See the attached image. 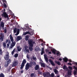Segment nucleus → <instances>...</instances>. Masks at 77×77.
Here are the masks:
<instances>
[{
	"instance_id": "473e14b6",
	"label": "nucleus",
	"mask_w": 77,
	"mask_h": 77,
	"mask_svg": "<svg viewBox=\"0 0 77 77\" xmlns=\"http://www.w3.org/2000/svg\"><path fill=\"white\" fill-rule=\"evenodd\" d=\"M26 57L28 59H30V56L28 54L26 55Z\"/></svg>"
},
{
	"instance_id": "9d476101",
	"label": "nucleus",
	"mask_w": 77,
	"mask_h": 77,
	"mask_svg": "<svg viewBox=\"0 0 77 77\" xmlns=\"http://www.w3.org/2000/svg\"><path fill=\"white\" fill-rule=\"evenodd\" d=\"M40 63L41 64L42 67H43V68L45 67V64L41 62H40Z\"/></svg>"
},
{
	"instance_id": "c03bdc74",
	"label": "nucleus",
	"mask_w": 77,
	"mask_h": 77,
	"mask_svg": "<svg viewBox=\"0 0 77 77\" xmlns=\"http://www.w3.org/2000/svg\"><path fill=\"white\" fill-rule=\"evenodd\" d=\"M9 68L8 69V71H10V70H11V67L10 66H9Z\"/></svg>"
},
{
	"instance_id": "39448f33",
	"label": "nucleus",
	"mask_w": 77,
	"mask_h": 77,
	"mask_svg": "<svg viewBox=\"0 0 77 77\" xmlns=\"http://www.w3.org/2000/svg\"><path fill=\"white\" fill-rule=\"evenodd\" d=\"M5 35L3 33H1L0 35V41H3V39H4V37Z\"/></svg>"
},
{
	"instance_id": "4468645a",
	"label": "nucleus",
	"mask_w": 77,
	"mask_h": 77,
	"mask_svg": "<svg viewBox=\"0 0 77 77\" xmlns=\"http://www.w3.org/2000/svg\"><path fill=\"white\" fill-rule=\"evenodd\" d=\"M12 43L11 45H12V47H14L15 45V44H16V42L15 41H14L13 42H12Z\"/></svg>"
},
{
	"instance_id": "9b49d317",
	"label": "nucleus",
	"mask_w": 77,
	"mask_h": 77,
	"mask_svg": "<svg viewBox=\"0 0 77 77\" xmlns=\"http://www.w3.org/2000/svg\"><path fill=\"white\" fill-rule=\"evenodd\" d=\"M39 66L38 65H37L35 66V70H38V69H39Z\"/></svg>"
},
{
	"instance_id": "0eeeda50",
	"label": "nucleus",
	"mask_w": 77,
	"mask_h": 77,
	"mask_svg": "<svg viewBox=\"0 0 77 77\" xmlns=\"http://www.w3.org/2000/svg\"><path fill=\"white\" fill-rule=\"evenodd\" d=\"M29 67H30V64L29 63H27L25 66V69L28 70V69H29Z\"/></svg>"
},
{
	"instance_id": "412c9836",
	"label": "nucleus",
	"mask_w": 77,
	"mask_h": 77,
	"mask_svg": "<svg viewBox=\"0 0 77 77\" xmlns=\"http://www.w3.org/2000/svg\"><path fill=\"white\" fill-rule=\"evenodd\" d=\"M17 49L18 51H20L21 50V48H20V47L19 46L17 47Z\"/></svg>"
},
{
	"instance_id": "4be33fe9",
	"label": "nucleus",
	"mask_w": 77,
	"mask_h": 77,
	"mask_svg": "<svg viewBox=\"0 0 77 77\" xmlns=\"http://www.w3.org/2000/svg\"><path fill=\"white\" fill-rule=\"evenodd\" d=\"M29 47V49L30 50V51H33V48H32L33 47Z\"/></svg>"
},
{
	"instance_id": "a18cd8bd",
	"label": "nucleus",
	"mask_w": 77,
	"mask_h": 77,
	"mask_svg": "<svg viewBox=\"0 0 77 77\" xmlns=\"http://www.w3.org/2000/svg\"><path fill=\"white\" fill-rule=\"evenodd\" d=\"M25 50H26V52H28V53H29V49H27Z\"/></svg>"
},
{
	"instance_id": "338daca9",
	"label": "nucleus",
	"mask_w": 77,
	"mask_h": 77,
	"mask_svg": "<svg viewBox=\"0 0 77 77\" xmlns=\"http://www.w3.org/2000/svg\"><path fill=\"white\" fill-rule=\"evenodd\" d=\"M23 72H24V70H22V71H21L20 72H21V73H23Z\"/></svg>"
},
{
	"instance_id": "5701e85b",
	"label": "nucleus",
	"mask_w": 77,
	"mask_h": 77,
	"mask_svg": "<svg viewBox=\"0 0 77 77\" xmlns=\"http://www.w3.org/2000/svg\"><path fill=\"white\" fill-rule=\"evenodd\" d=\"M5 75L3 73H1L0 74V77H5Z\"/></svg>"
},
{
	"instance_id": "13d9d810",
	"label": "nucleus",
	"mask_w": 77,
	"mask_h": 77,
	"mask_svg": "<svg viewBox=\"0 0 77 77\" xmlns=\"http://www.w3.org/2000/svg\"><path fill=\"white\" fill-rule=\"evenodd\" d=\"M2 1L3 2H5V3H7V2H6V1L5 0H3Z\"/></svg>"
},
{
	"instance_id": "e2e57ef3",
	"label": "nucleus",
	"mask_w": 77,
	"mask_h": 77,
	"mask_svg": "<svg viewBox=\"0 0 77 77\" xmlns=\"http://www.w3.org/2000/svg\"><path fill=\"white\" fill-rule=\"evenodd\" d=\"M9 41V40H8V39H7L6 41V43H8V42Z\"/></svg>"
},
{
	"instance_id": "0e129e2a",
	"label": "nucleus",
	"mask_w": 77,
	"mask_h": 77,
	"mask_svg": "<svg viewBox=\"0 0 77 77\" xmlns=\"http://www.w3.org/2000/svg\"><path fill=\"white\" fill-rule=\"evenodd\" d=\"M14 51H12L11 52V54H12V55H13L14 54Z\"/></svg>"
},
{
	"instance_id": "8fccbe9b",
	"label": "nucleus",
	"mask_w": 77,
	"mask_h": 77,
	"mask_svg": "<svg viewBox=\"0 0 77 77\" xmlns=\"http://www.w3.org/2000/svg\"><path fill=\"white\" fill-rule=\"evenodd\" d=\"M4 8H7V5H6L5 3L4 4Z\"/></svg>"
},
{
	"instance_id": "3c124183",
	"label": "nucleus",
	"mask_w": 77,
	"mask_h": 77,
	"mask_svg": "<svg viewBox=\"0 0 77 77\" xmlns=\"http://www.w3.org/2000/svg\"><path fill=\"white\" fill-rule=\"evenodd\" d=\"M24 65H25V63H22L21 66H24Z\"/></svg>"
},
{
	"instance_id": "c9c22d12",
	"label": "nucleus",
	"mask_w": 77,
	"mask_h": 77,
	"mask_svg": "<svg viewBox=\"0 0 77 77\" xmlns=\"http://www.w3.org/2000/svg\"><path fill=\"white\" fill-rule=\"evenodd\" d=\"M14 33H16L17 32V28H15L14 30Z\"/></svg>"
},
{
	"instance_id": "de8ad7c7",
	"label": "nucleus",
	"mask_w": 77,
	"mask_h": 77,
	"mask_svg": "<svg viewBox=\"0 0 77 77\" xmlns=\"http://www.w3.org/2000/svg\"><path fill=\"white\" fill-rule=\"evenodd\" d=\"M42 72H41V71H38V74H41Z\"/></svg>"
},
{
	"instance_id": "20e7f679",
	"label": "nucleus",
	"mask_w": 77,
	"mask_h": 77,
	"mask_svg": "<svg viewBox=\"0 0 77 77\" xmlns=\"http://www.w3.org/2000/svg\"><path fill=\"white\" fill-rule=\"evenodd\" d=\"M43 75L44 77H50V72H45L43 73Z\"/></svg>"
},
{
	"instance_id": "c85d7f7f",
	"label": "nucleus",
	"mask_w": 77,
	"mask_h": 77,
	"mask_svg": "<svg viewBox=\"0 0 77 77\" xmlns=\"http://www.w3.org/2000/svg\"><path fill=\"white\" fill-rule=\"evenodd\" d=\"M18 56V54H16L14 55V57H15V58L17 57Z\"/></svg>"
},
{
	"instance_id": "ea45409f",
	"label": "nucleus",
	"mask_w": 77,
	"mask_h": 77,
	"mask_svg": "<svg viewBox=\"0 0 77 77\" xmlns=\"http://www.w3.org/2000/svg\"><path fill=\"white\" fill-rule=\"evenodd\" d=\"M44 53H45L44 51H41V55H42V54Z\"/></svg>"
},
{
	"instance_id": "f8f14e48",
	"label": "nucleus",
	"mask_w": 77,
	"mask_h": 77,
	"mask_svg": "<svg viewBox=\"0 0 77 77\" xmlns=\"http://www.w3.org/2000/svg\"><path fill=\"white\" fill-rule=\"evenodd\" d=\"M21 36H17L16 38V41H19L21 40Z\"/></svg>"
},
{
	"instance_id": "69168bd1",
	"label": "nucleus",
	"mask_w": 77,
	"mask_h": 77,
	"mask_svg": "<svg viewBox=\"0 0 77 77\" xmlns=\"http://www.w3.org/2000/svg\"><path fill=\"white\" fill-rule=\"evenodd\" d=\"M50 58H51L52 59H54V58L53 57H50Z\"/></svg>"
},
{
	"instance_id": "864d4df0",
	"label": "nucleus",
	"mask_w": 77,
	"mask_h": 77,
	"mask_svg": "<svg viewBox=\"0 0 77 77\" xmlns=\"http://www.w3.org/2000/svg\"><path fill=\"white\" fill-rule=\"evenodd\" d=\"M68 65H70L71 66H72V64L70 63H68Z\"/></svg>"
},
{
	"instance_id": "f704fd0d",
	"label": "nucleus",
	"mask_w": 77,
	"mask_h": 77,
	"mask_svg": "<svg viewBox=\"0 0 77 77\" xmlns=\"http://www.w3.org/2000/svg\"><path fill=\"white\" fill-rule=\"evenodd\" d=\"M56 54L58 56H60V52H57Z\"/></svg>"
},
{
	"instance_id": "7ed1b4c3",
	"label": "nucleus",
	"mask_w": 77,
	"mask_h": 77,
	"mask_svg": "<svg viewBox=\"0 0 77 77\" xmlns=\"http://www.w3.org/2000/svg\"><path fill=\"white\" fill-rule=\"evenodd\" d=\"M11 62V60L10 59H9L8 61L5 62L4 65V66L5 68H7L8 66V65Z\"/></svg>"
},
{
	"instance_id": "37998d69",
	"label": "nucleus",
	"mask_w": 77,
	"mask_h": 77,
	"mask_svg": "<svg viewBox=\"0 0 77 77\" xmlns=\"http://www.w3.org/2000/svg\"><path fill=\"white\" fill-rule=\"evenodd\" d=\"M25 50H26L27 49V48H28V46H25Z\"/></svg>"
},
{
	"instance_id": "ddd939ff",
	"label": "nucleus",
	"mask_w": 77,
	"mask_h": 77,
	"mask_svg": "<svg viewBox=\"0 0 77 77\" xmlns=\"http://www.w3.org/2000/svg\"><path fill=\"white\" fill-rule=\"evenodd\" d=\"M10 39L11 42H14V38L11 34L10 35Z\"/></svg>"
},
{
	"instance_id": "4c0bfd02",
	"label": "nucleus",
	"mask_w": 77,
	"mask_h": 77,
	"mask_svg": "<svg viewBox=\"0 0 77 77\" xmlns=\"http://www.w3.org/2000/svg\"><path fill=\"white\" fill-rule=\"evenodd\" d=\"M4 32L5 33H6V32H7V29H5L4 30Z\"/></svg>"
},
{
	"instance_id": "a878e982",
	"label": "nucleus",
	"mask_w": 77,
	"mask_h": 77,
	"mask_svg": "<svg viewBox=\"0 0 77 77\" xmlns=\"http://www.w3.org/2000/svg\"><path fill=\"white\" fill-rule=\"evenodd\" d=\"M54 77V74L53 73H51V75L50 74V77Z\"/></svg>"
},
{
	"instance_id": "774afa93",
	"label": "nucleus",
	"mask_w": 77,
	"mask_h": 77,
	"mask_svg": "<svg viewBox=\"0 0 77 77\" xmlns=\"http://www.w3.org/2000/svg\"><path fill=\"white\" fill-rule=\"evenodd\" d=\"M48 54H51V51L49 52Z\"/></svg>"
},
{
	"instance_id": "7c9ffc66",
	"label": "nucleus",
	"mask_w": 77,
	"mask_h": 77,
	"mask_svg": "<svg viewBox=\"0 0 77 77\" xmlns=\"http://www.w3.org/2000/svg\"><path fill=\"white\" fill-rule=\"evenodd\" d=\"M26 34H29L30 35V36H32V34H31V33L29 32H26Z\"/></svg>"
},
{
	"instance_id": "72a5a7b5",
	"label": "nucleus",
	"mask_w": 77,
	"mask_h": 77,
	"mask_svg": "<svg viewBox=\"0 0 77 77\" xmlns=\"http://www.w3.org/2000/svg\"><path fill=\"white\" fill-rule=\"evenodd\" d=\"M31 63L33 65H36V62H32Z\"/></svg>"
},
{
	"instance_id": "79ce46f5",
	"label": "nucleus",
	"mask_w": 77,
	"mask_h": 77,
	"mask_svg": "<svg viewBox=\"0 0 77 77\" xmlns=\"http://www.w3.org/2000/svg\"><path fill=\"white\" fill-rule=\"evenodd\" d=\"M34 75L35 74H34V73H31V77H33V76H34Z\"/></svg>"
},
{
	"instance_id": "1a4fd4ad",
	"label": "nucleus",
	"mask_w": 77,
	"mask_h": 77,
	"mask_svg": "<svg viewBox=\"0 0 77 77\" xmlns=\"http://www.w3.org/2000/svg\"><path fill=\"white\" fill-rule=\"evenodd\" d=\"M0 25L2 28H4L5 27V23L3 22H0Z\"/></svg>"
},
{
	"instance_id": "aec40b11",
	"label": "nucleus",
	"mask_w": 77,
	"mask_h": 77,
	"mask_svg": "<svg viewBox=\"0 0 77 77\" xmlns=\"http://www.w3.org/2000/svg\"><path fill=\"white\" fill-rule=\"evenodd\" d=\"M2 43L3 44V47H4V48H6V42H3Z\"/></svg>"
},
{
	"instance_id": "393cba45",
	"label": "nucleus",
	"mask_w": 77,
	"mask_h": 77,
	"mask_svg": "<svg viewBox=\"0 0 77 77\" xmlns=\"http://www.w3.org/2000/svg\"><path fill=\"white\" fill-rule=\"evenodd\" d=\"M3 54V51L2 48L0 49V55H2Z\"/></svg>"
},
{
	"instance_id": "6ab92c4d",
	"label": "nucleus",
	"mask_w": 77,
	"mask_h": 77,
	"mask_svg": "<svg viewBox=\"0 0 77 77\" xmlns=\"http://www.w3.org/2000/svg\"><path fill=\"white\" fill-rule=\"evenodd\" d=\"M9 56L6 55V57H5V60H8L9 59Z\"/></svg>"
},
{
	"instance_id": "09e8293b",
	"label": "nucleus",
	"mask_w": 77,
	"mask_h": 77,
	"mask_svg": "<svg viewBox=\"0 0 77 77\" xmlns=\"http://www.w3.org/2000/svg\"><path fill=\"white\" fill-rule=\"evenodd\" d=\"M9 44H7V48H9Z\"/></svg>"
},
{
	"instance_id": "dca6fc26",
	"label": "nucleus",
	"mask_w": 77,
	"mask_h": 77,
	"mask_svg": "<svg viewBox=\"0 0 77 77\" xmlns=\"http://www.w3.org/2000/svg\"><path fill=\"white\" fill-rule=\"evenodd\" d=\"M54 71L56 74H58V72H59L57 70V69H54Z\"/></svg>"
},
{
	"instance_id": "5fc2aeb1",
	"label": "nucleus",
	"mask_w": 77,
	"mask_h": 77,
	"mask_svg": "<svg viewBox=\"0 0 77 77\" xmlns=\"http://www.w3.org/2000/svg\"><path fill=\"white\" fill-rule=\"evenodd\" d=\"M23 68H24V66H23L21 65V67H20V69H23Z\"/></svg>"
},
{
	"instance_id": "c756f323",
	"label": "nucleus",
	"mask_w": 77,
	"mask_h": 77,
	"mask_svg": "<svg viewBox=\"0 0 77 77\" xmlns=\"http://www.w3.org/2000/svg\"><path fill=\"white\" fill-rule=\"evenodd\" d=\"M63 69H67V67H66V66L64 65L63 66Z\"/></svg>"
},
{
	"instance_id": "6e6d98bb",
	"label": "nucleus",
	"mask_w": 77,
	"mask_h": 77,
	"mask_svg": "<svg viewBox=\"0 0 77 77\" xmlns=\"http://www.w3.org/2000/svg\"><path fill=\"white\" fill-rule=\"evenodd\" d=\"M42 51H44V48H42Z\"/></svg>"
},
{
	"instance_id": "4d7b16f0",
	"label": "nucleus",
	"mask_w": 77,
	"mask_h": 77,
	"mask_svg": "<svg viewBox=\"0 0 77 77\" xmlns=\"http://www.w3.org/2000/svg\"><path fill=\"white\" fill-rule=\"evenodd\" d=\"M19 34V32H17V33L15 34V36H17Z\"/></svg>"
},
{
	"instance_id": "6e6552de",
	"label": "nucleus",
	"mask_w": 77,
	"mask_h": 77,
	"mask_svg": "<svg viewBox=\"0 0 77 77\" xmlns=\"http://www.w3.org/2000/svg\"><path fill=\"white\" fill-rule=\"evenodd\" d=\"M49 62L51 63L52 65H53V66H55V64H54L53 61V60H52L51 59H49Z\"/></svg>"
},
{
	"instance_id": "680f3d73",
	"label": "nucleus",
	"mask_w": 77,
	"mask_h": 77,
	"mask_svg": "<svg viewBox=\"0 0 77 77\" xmlns=\"http://www.w3.org/2000/svg\"><path fill=\"white\" fill-rule=\"evenodd\" d=\"M45 51H46V53H48V52H49V50L48 49H46Z\"/></svg>"
},
{
	"instance_id": "b1692460",
	"label": "nucleus",
	"mask_w": 77,
	"mask_h": 77,
	"mask_svg": "<svg viewBox=\"0 0 77 77\" xmlns=\"http://www.w3.org/2000/svg\"><path fill=\"white\" fill-rule=\"evenodd\" d=\"M32 59H33V60H36V57H35L34 56H33L32 57Z\"/></svg>"
},
{
	"instance_id": "58836bf2",
	"label": "nucleus",
	"mask_w": 77,
	"mask_h": 77,
	"mask_svg": "<svg viewBox=\"0 0 77 77\" xmlns=\"http://www.w3.org/2000/svg\"><path fill=\"white\" fill-rule=\"evenodd\" d=\"M8 44H11V40L10 39H8Z\"/></svg>"
},
{
	"instance_id": "bb28decb",
	"label": "nucleus",
	"mask_w": 77,
	"mask_h": 77,
	"mask_svg": "<svg viewBox=\"0 0 77 77\" xmlns=\"http://www.w3.org/2000/svg\"><path fill=\"white\" fill-rule=\"evenodd\" d=\"M52 53H54V54H56V49H53L52 51Z\"/></svg>"
},
{
	"instance_id": "bf43d9fd",
	"label": "nucleus",
	"mask_w": 77,
	"mask_h": 77,
	"mask_svg": "<svg viewBox=\"0 0 77 77\" xmlns=\"http://www.w3.org/2000/svg\"><path fill=\"white\" fill-rule=\"evenodd\" d=\"M27 35V33L26 32H24L23 34V35H24V36H25V35Z\"/></svg>"
},
{
	"instance_id": "f3484780",
	"label": "nucleus",
	"mask_w": 77,
	"mask_h": 77,
	"mask_svg": "<svg viewBox=\"0 0 77 77\" xmlns=\"http://www.w3.org/2000/svg\"><path fill=\"white\" fill-rule=\"evenodd\" d=\"M55 63H57V64L58 65H60L61 64H60V63L59 61H55Z\"/></svg>"
},
{
	"instance_id": "f03ea898",
	"label": "nucleus",
	"mask_w": 77,
	"mask_h": 77,
	"mask_svg": "<svg viewBox=\"0 0 77 77\" xmlns=\"http://www.w3.org/2000/svg\"><path fill=\"white\" fill-rule=\"evenodd\" d=\"M2 17H4L5 18H8L7 19H9V17H8V15L6 13V11H4L3 12V13L1 15Z\"/></svg>"
},
{
	"instance_id": "e433bc0d",
	"label": "nucleus",
	"mask_w": 77,
	"mask_h": 77,
	"mask_svg": "<svg viewBox=\"0 0 77 77\" xmlns=\"http://www.w3.org/2000/svg\"><path fill=\"white\" fill-rule=\"evenodd\" d=\"M68 68L70 70H72V66H69Z\"/></svg>"
},
{
	"instance_id": "f257e3e1",
	"label": "nucleus",
	"mask_w": 77,
	"mask_h": 77,
	"mask_svg": "<svg viewBox=\"0 0 77 77\" xmlns=\"http://www.w3.org/2000/svg\"><path fill=\"white\" fill-rule=\"evenodd\" d=\"M29 35H27L25 36V40L26 41H28V44H29L30 47H33V44H34L35 42L33 41L32 39H29Z\"/></svg>"
},
{
	"instance_id": "a19ab883",
	"label": "nucleus",
	"mask_w": 77,
	"mask_h": 77,
	"mask_svg": "<svg viewBox=\"0 0 77 77\" xmlns=\"http://www.w3.org/2000/svg\"><path fill=\"white\" fill-rule=\"evenodd\" d=\"M76 74H77V71L75 70L74 72V75H76Z\"/></svg>"
},
{
	"instance_id": "423d86ee",
	"label": "nucleus",
	"mask_w": 77,
	"mask_h": 77,
	"mask_svg": "<svg viewBox=\"0 0 77 77\" xmlns=\"http://www.w3.org/2000/svg\"><path fill=\"white\" fill-rule=\"evenodd\" d=\"M18 65V62L17 61H13V63L12 65V67H14L15 66H16L17 65Z\"/></svg>"
},
{
	"instance_id": "a211bd4d",
	"label": "nucleus",
	"mask_w": 77,
	"mask_h": 77,
	"mask_svg": "<svg viewBox=\"0 0 77 77\" xmlns=\"http://www.w3.org/2000/svg\"><path fill=\"white\" fill-rule=\"evenodd\" d=\"M47 63H48V58L46 57H44Z\"/></svg>"
},
{
	"instance_id": "2eb2a0df",
	"label": "nucleus",
	"mask_w": 77,
	"mask_h": 77,
	"mask_svg": "<svg viewBox=\"0 0 77 77\" xmlns=\"http://www.w3.org/2000/svg\"><path fill=\"white\" fill-rule=\"evenodd\" d=\"M63 59L65 62H68V59L66 57L63 58Z\"/></svg>"
},
{
	"instance_id": "49530a36",
	"label": "nucleus",
	"mask_w": 77,
	"mask_h": 77,
	"mask_svg": "<svg viewBox=\"0 0 77 77\" xmlns=\"http://www.w3.org/2000/svg\"><path fill=\"white\" fill-rule=\"evenodd\" d=\"M32 66H33V64L31 63H30V64H29V67H32Z\"/></svg>"
},
{
	"instance_id": "052dcab7",
	"label": "nucleus",
	"mask_w": 77,
	"mask_h": 77,
	"mask_svg": "<svg viewBox=\"0 0 77 77\" xmlns=\"http://www.w3.org/2000/svg\"><path fill=\"white\" fill-rule=\"evenodd\" d=\"M14 46H12V45H11V46L9 47V48H12Z\"/></svg>"
},
{
	"instance_id": "2f4dec72",
	"label": "nucleus",
	"mask_w": 77,
	"mask_h": 77,
	"mask_svg": "<svg viewBox=\"0 0 77 77\" xmlns=\"http://www.w3.org/2000/svg\"><path fill=\"white\" fill-rule=\"evenodd\" d=\"M27 62V61H26V59H25L23 60L22 62V63H26Z\"/></svg>"
},
{
	"instance_id": "603ef678",
	"label": "nucleus",
	"mask_w": 77,
	"mask_h": 77,
	"mask_svg": "<svg viewBox=\"0 0 77 77\" xmlns=\"http://www.w3.org/2000/svg\"><path fill=\"white\" fill-rule=\"evenodd\" d=\"M9 53L8 52H7L6 54V56H9Z\"/></svg>"
},
{
	"instance_id": "cd10ccee",
	"label": "nucleus",
	"mask_w": 77,
	"mask_h": 77,
	"mask_svg": "<svg viewBox=\"0 0 77 77\" xmlns=\"http://www.w3.org/2000/svg\"><path fill=\"white\" fill-rule=\"evenodd\" d=\"M68 72V75H71V71L69 70Z\"/></svg>"
}]
</instances>
